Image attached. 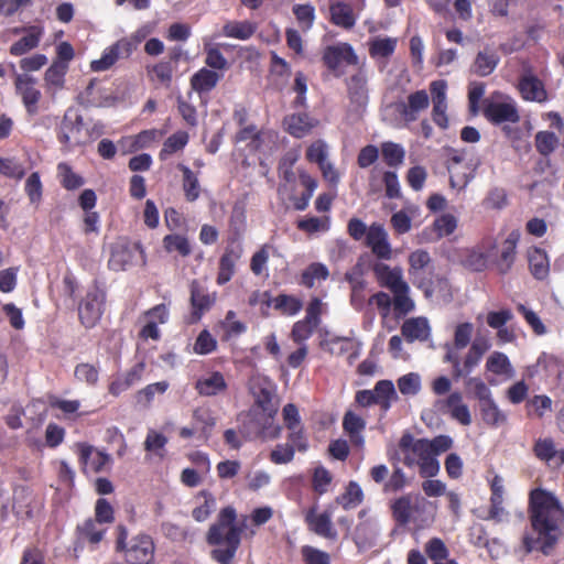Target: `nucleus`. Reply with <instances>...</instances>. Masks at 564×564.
Masks as SVG:
<instances>
[{
    "instance_id": "09e8293b",
    "label": "nucleus",
    "mask_w": 564,
    "mask_h": 564,
    "mask_svg": "<svg viewBox=\"0 0 564 564\" xmlns=\"http://www.w3.org/2000/svg\"><path fill=\"white\" fill-rule=\"evenodd\" d=\"M381 153L387 165L398 167L403 164L405 151L401 144L388 141L381 144Z\"/></svg>"
},
{
    "instance_id": "603ef678",
    "label": "nucleus",
    "mask_w": 564,
    "mask_h": 564,
    "mask_svg": "<svg viewBox=\"0 0 564 564\" xmlns=\"http://www.w3.org/2000/svg\"><path fill=\"white\" fill-rule=\"evenodd\" d=\"M317 326L318 324L305 316L293 325L291 337L296 344H304L313 335Z\"/></svg>"
},
{
    "instance_id": "864d4df0",
    "label": "nucleus",
    "mask_w": 564,
    "mask_h": 564,
    "mask_svg": "<svg viewBox=\"0 0 564 564\" xmlns=\"http://www.w3.org/2000/svg\"><path fill=\"white\" fill-rule=\"evenodd\" d=\"M362 498L364 492L361 487L357 482L350 481L345 494L337 498V502L345 509H351L361 503Z\"/></svg>"
},
{
    "instance_id": "dca6fc26",
    "label": "nucleus",
    "mask_w": 564,
    "mask_h": 564,
    "mask_svg": "<svg viewBox=\"0 0 564 564\" xmlns=\"http://www.w3.org/2000/svg\"><path fill=\"white\" fill-rule=\"evenodd\" d=\"M123 553L127 564H151L154 545L149 535L139 534L130 541Z\"/></svg>"
},
{
    "instance_id": "37998d69",
    "label": "nucleus",
    "mask_w": 564,
    "mask_h": 564,
    "mask_svg": "<svg viewBox=\"0 0 564 564\" xmlns=\"http://www.w3.org/2000/svg\"><path fill=\"white\" fill-rule=\"evenodd\" d=\"M499 62L498 55L492 51L479 52L473 65L474 72L479 76L491 74Z\"/></svg>"
},
{
    "instance_id": "338daca9",
    "label": "nucleus",
    "mask_w": 564,
    "mask_h": 564,
    "mask_svg": "<svg viewBox=\"0 0 564 564\" xmlns=\"http://www.w3.org/2000/svg\"><path fill=\"white\" fill-rule=\"evenodd\" d=\"M558 143V138L554 132L550 131H540L535 135V145L536 150L542 155H549L552 153Z\"/></svg>"
},
{
    "instance_id": "49530a36",
    "label": "nucleus",
    "mask_w": 564,
    "mask_h": 564,
    "mask_svg": "<svg viewBox=\"0 0 564 564\" xmlns=\"http://www.w3.org/2000/svg\"><path fill=\"white\" fill-rule=\"evenodd\" d=\"M518 238V232H511L502 245L501 256L498 262L499 270L502 273L507 272L513 263Z\"/></svg>"
},
{
    "instance_id": "de8ad7c7",
    "label": "nucleus",
    "mask_w": 564,
    "mask_h": 564,
    "mask_svg": "<svg viewBox=\"0 0 564 564\" xmlns=\"http://www.w3.org/2000/svg\"><path fill=\"white\" fill-rule=\"evenodd\" d=\"M529 263L532 274L536 279H544L550 269L549 258L545 251L541 249H533L529 252Z\"/></svg>"
},
{
    "instance_id": "0e129e2a",
    "label": "nucleus",
    "mask_w": 564,
    "mask_h": 564,
    "mask_svg": "<svg viewBox=\"0 0 564 564\" xmlns=\"http://www.w3.org/2000/svg\"><path fill=\"white\" fill-rule=\"evenodd\" d=\"M465 386L469 389L475 397L479 400V404H482L487 400L492 399V393L486 382L479 377H469L465 380Z\"/></svg>"
},
{
    "instance_id": "79ce46f5",
    "label": "nucleus",
    "mask_w": 564,
    "mask_h": 564,
    "mask_svg": "<svg viewBox=\"0 0 564 564\" xmlns=\"http://www.w3.org/2000/svg\"><path fill=\"white\" fill-rule=\"evenodd\" d=\"M240 253L232 249H227L219 261V272L217 276L218 284L227 283L235 272L236 261L239 259Z\"/></svg>"
},
{
    "instance_id": "a211bd4d",
    "label": "nucleus",
    "mask_w": 564,
    "mask_h": 564,
    "mask_svg": "<svg viewBox=\"0 0 564 564\" xmlns=\"http://www.w3.org/2000/svg\"><path fill=\"white\" fill-rule=\"evenodd\" d=\"M321 345L332 355H347L349 364H352L359 357L361 350V344L352 337L330 336L325 338Z\"/></svg>"
},
{
    "instance_id": "bf43d9fd",
    "label": "nucleus",
    "mask_w": 564,
    "mask_h": 564,
    "mask_svg": "<svg viewBox=\"0 0 564 564\" xmlns=\"http://www.w3.org/2000/svg\"><path fill=\"white\" fill-rule=\"evenodd\" d=\"M293 13L300 28L306 32L312 29L315 21V9L311 4H295Z\"/></svg>"
},
{
    "instance_id": "2eb2a0df",
    "label": "nucleus",
    "mask_w": 564,
    "mask_h": 564,
    "mask_svg": "<svg viewBox=\"0 0 564 564\" xmlns=\"http://www.w3.org/2000/svg\"><path fill=\"white\" fill-rule=\"evenodd\" d=\"M435 408L443 414H449L462 425L467 426L471 423L469 408L464 403L463 394L459 391L451 392L446 398L437 400Z\"/></svg>"
},
{
    "instance_id": "13d9d810",
    "label": "nucleus",
    "mask_w": 564,
    "mask_h": 564,
    "mask_svg": "<svg viewBox=\"0 0 564 564\" xmlns=\"http://www.w3.org/2000/svg\"><path fill=\"white\" fill-rule=\"evenodd\" d=\"M163 246L167 252H177L182 257L191 253V246L186 237L182 235H167L163 239Z\"/></svg>"
},
{
    "instance_id": "ddd939ff",
    "label": "nucleus",
    "mask_w": 564,
    "mask_h": 564,
    "mask_svg": "<svg viewBox=\"0 0 564 564\" xmlns=\"http://www.w3.org/2000/svg\"><path fill=\"white\" fill-rule=\"evenodd\" d=\"M134 52V43L120 39L115 44L106 47L101 57L90 63L93 72H105L111 68L120 58H128Z\"/></svg>"
},
{
    "instance_id": "4be33fe9",
    "label": "nucleus",
    "mask_w": 564,
    "mask_h": 564,
    "mask_svg": "<svg viewBox=\"0 0 564 564\" xmlns=\"http://www.w3.org/2000/svg\"><path fill=\"white\" fill-rule=\"evenodd\" d=\"M372 270L378 283L391 292L404 289V285L408 284L403 280V272L399 267L391 268L383 262H377L373 264Z\"/></svg>"
},
{
    "instance_id": "b1692460",
    "label": "nucleus",
    "mask_w": 564,
    "mask_h": 564,
    "mask_svg": "<svg viewBox=\"0 0 564 564\" xmlns=\"http://www.w3.org/2000/svg\"><path fill=\"white\" fill-rule=\"evenodd\" d=\"M426 502L420 495L403 496L393 502V516L399 523L405 524L412 519L414 510L424 507Z\"/></svg>"
},
{
    "instance_id": "6ab92c4d",
    "label": "nucleus",
    "mask_w": 564,
    "mask_h": 564,
    "mask_svg": "<svg viewBox=\"0 0 564 564\" xmlns=\"http://www.w3.org/2000/svg\"><path fill=\"white\" fill-rule=\"evenodd\" d=\"M447 84L445 80H434L430 84L432 95V118L433 121L442 129L448 126L447 111Z\"/></svg>"
},
{
    "instance_id": "bb28decb",
    "label": "nucleus",
    "mask_w": 564,
    "mask_h": 564,
    "mask_svg": "<svg viewBox=\"0 0 564 564\" xmlns=\"http://www.w3.org/2000/svg\"><path fill=\"white\" fill-rule=\"evenodd\" d=\"M43 34L44 30L40 25H30L25 28L24 35L10 46V54L13 56H22L36 48Z\"/></svg>"
},
{
    "instance_id": "69168bd1",
    "label": "nucleus",
    "mask_w": 564,
    "mask_h": 564,
    "mask_svg": "<svg viewBox=\"0 0 564 564\" xmlns=\"http://www.w3.org/2000/svg\"><path fill=\"white\" fill-rule=\"evenodd\" d=\"M183 172V188L187 200L194 202L199 196V184L196 175L186 166H181Z\"/></svg>"
},
{
    "instance_id": "9b49d317",
    "label": "nucleus",
    "mask_w": 564,
    "mask_h": 564,
    "mask_svg": "<svg viewBox=\"0 0 564 564\" xmlns=\"http://www.w3.org/2000/svg\"><path fill=\"white\" fill-rule=\"evenodd\" d=\"M485 116L494 123L517 122L519 113L516 102L502 95L492 96L485 107Z\"/></svg>"
},
{
    "instance_id": "7ed1b4c3",
    "label": "nucleus",
    "mask_w": 564,
    "mask_h": 564,
    "mask_svg": "<svg viewBox=\"0 0 564 564\" xmlns=\"http://www.w3.org/2000/svg\"><path fill=\"white\" fill-rule=\"evenodd\" d=\"M236 511L231 507L223 509L218 522L210 527L207 541L217 545L212 556L220 564H230L240 544L241 529L235 524Z\"/></svg>"
},
{
    "instance_id": "f8f14e48",
    "label": "nucleus",
    "mask_w": 564,
    "mask_h": 564,
    "mask_svg": "<svg viewBox=\"0 0 564 564\" xmlns=\"http://www.w3.org/2000/svg\"><path fill=\"white\" fill-rule=\"evenodd\" d=\"M485 370L489 375L488 383L497 386L501 382L511 380L514 375V368L508 356L501 351H492L486 359Z\"/></svg>"
},
{
    "instance_id": "f704fd0d",
    "label": "nucleus",
    "mask_w": 564,
    "mask_h": 564,
    "mask_svg": "<svg viewBox=\"0 0 564 564\" xmlns=\"http://www.w3.org/2000/svg\"><path fill=\"white\" fill-rule=\"evenodd\" d=\"M67 70L68 66L64 62L52 63L44 74V84L47 93L55 94L64 88Z\"/></svg>"
},
{
    "instance_id": "4d7b16f0",
    "label": "nucleus",
    "mask_w": 564,
    "mask_h": 564,
    "mask_svg": "<svg viewBox=\"0 0 564 564\" xmlns=\"http://www.w3.org/2000/svg\"><path fill=\"white\" fill-rule=\"evenodd\" d=\"M397 383L403 395H416L422 387L421 376L416 372H409L400 377Z\"/></svg>"
},
{
    "instance_id": "f3484780",
    "label": "nucleus",
    "mask_w": 564,
    "mask_h": 564,
    "mask_svg": "<svg viewBox=\"0 0 564 564\" xmlns=\"http://www.w3.org/2000/svg\"><path fill=\"white\" fill-rule=\"evenodd\" d=\"M366 245L377 258L381 260L392 258V247L383 225L373 223L368 227Z\"/></svg>"
},
{
    "instance_id": "9d476101",
    "label": "nucleus",
    "mask_w": 564,
    "mask_h": 564,
    "mask_svg": "<svg viewBox=\"0 0 564 564\" xmlns=\"http://www.w3.org/2000/svg\"><path fill=\"white\" fill-rule=\"evenodd\" d=\"M141 261L144 263L143 250L139 243L118 241L112 246L109 265L116 271L126 270Z\"/></svg>"
},
{
    "instance_id": "a18cd8bd",
    "label": "nucleus",
    "mask_w": 564,
    "mask_h": 564,
    "mask_svg": "<svg viewBox=\"0 0 564 564\" xmlns=\"http://www.w3.org/2000/svg\"><path fill=\"white\" fill-rule=\"evenodd\" d=\"M215 293L208 294L200 289L196 283L192 284V305L195 310L196 318H199L203 312L207 311L215 302Z\"/></svg>"
},
{
    "instance_id": "72a5a7b5",
    "label": "nucleus",
    "mask_w": 564,
    "mask_h": 564,
    "mask_svg": "<svg viewBox=\"0 0 564 564\" xmlns=\"http://www.w3.org/2000/svg\"><path fill=\"white\" fill-rule=\"evenodd\" d=\"M520 93L525 100L543 102L547 94L543 83L533 75H524L519 84Z\"/></svg>"
},
{
    "instance_id": "2f4dec72",
    "label": "nucleus",
    "mask_w": 564,
    "mask_h": 564,
    "mask_svg": "<svg viewBox=\"0 0 564 564\" xmlns=\"http://www.w3.org/2000/svg\"><path fill=\"white\" fill-rule=\"evenodd\" d=\"M397 37L375 36L368 41L369 54L377 61L386 62L395 51Z\"/></svg>"
},
{
    "instance_id": "5fc2aeb1",
    "label": "nucleus",
    "mask_w": 564,
    "mask_h": 564,
    "mask_svg": "<svg viewBox=\"0 0 564 564\" xmlns=\"http://www.w3.org/2000/svg\"><path fill=\"white\" fill-rule=\"evenodd\" d=\"M274 308L282 314L293 316L302 310V302L295 296L281 294L273 300Z\"/></svg>"
},
{
    "instance_id": "1a4fd4ad",
    "label": "nucleus",
    "mask_w": 564,
    "mask_h": 564,
    "mask_svg": "<svg viewBox=\"0 0 564 564\" xmlns=\"http://www.w3.org/2000/svg\"><path fill=\"white\" fill-rule=\"evenodd\" d=\"M14 76V86L18 95L21 97L26 112L34 116L37 112V104L42 97L41 91L36 88V79L29 74L18 73L13 64H11Z\"/></svg>"
},
{
    "instance_id": "39448f33",
    "label": "nucleus",
    "mask_w": 564,
    "mask_h": 564,
    "mask_svg": "<svg viewBox=\"0 0 564 564\" xmlns=\"http://www.w3.org/2000/svg\"><path fill=\"white\" fill-rule=\"evenodd\" d=\"M59 141L67 150L91 141V133L84 127L83 118L76 109H67L61 123Z\"/></svg>"
},
{
    "instance_id": "412c9836",
    "label": "nucleus",
    "mask_w": 564,
    "mask_h": 564,
    "mask_svg": "<svg viewBox=\"0 0 564 564\" xmlns=\"http://www.w3.org/2000/svg\"><path fill=\"white\" fill-rule=\"evenodd\" d=\"M430 98L425 90H416L410 94L405 102L398 105V111L405 122H413L419 118V115L427 109Z\"/></svg>"
},
{
    "instance_id": "052dcab7",
    "label": "nucleus",
    "mask_w": 564,
    "mask_h": 564,
    "mask_svg": "<svg viewBox=\"0 0 564 564\" xmlns=\"http://www.w3.org/2000/svg\"><path fill=\"white\" fill-rule=\"evenodd\" d=\"M271 75L276 77L278 85L286 84L291 76L289 63L275 53L271 55Z\"/></svg>"
},
{
    "instance_id": "3c124183",
    "label": "nucleus",
    "mask_w": 564,
    "mask_h": 564,
    "mask_svg": "<svg viewBox=\"0 0 564 564\" xmlns=\"http://www.w3.org/2000/svg\"><path fill=\"white\" fill-rule=\"evenodd\" d=\"M329 275L328 269L325 264L314 262L310 264L302 273V284L307 288H313L316 282L325 281Z\"/></svg>"
},
{
    "instance_id": "5701e85b",
    "label": "nucleus",
    "mask_w": 564,
    "mask_h": 564,
    "mask_svg": "<svg viewBox=\"0 0 564 564\" xmlns=\"http://www.w3.org/2000/svg\"><path fill=\"white\" fill-rule=\"evenodd\" d=\"M318 124V119L305 112L289 115L283 120L284 129L297 139L308 135Z\"/></svg>"
},
{
    "instance_id": "423d86ee",
    "label": "nucleus",
    "mask_w": 564,
    "mask_h": 564,
    "mask_svg": "<svg viewBox=\"0 0 564 564\" xmlns=\"http://www.w3.org/2000/svg\"><path fill=\"white\" fill-rule=\"evenodd\" d=\"M368 77L364 70L350 76L347 79V94L349 99L348 116L352 120L361 118L368 104Z\"/></svg>"
},
{
    "instance_id": "58836bf2",
    "label": "nucleus",
    "mask_w": 564,
    "mask_h": 564,
    "mask_svg": "<svg viewBox=\"0 0 564 564\" xmlns=\"http://www.w3.org/2000/svg\"><path fill=\"white\" fill-rule=\"evenodd\" d=\"M219 75L214 70L202 68L191 78L192 88L202 94L212 90L218 83Z\"/></svg>"
},
{
    "instance_id": "4468645a",
    "label": "nucleus",
    "mask_w": 564,
    "mask_h": 564,
    "mask_svg": "<svg viewBox=\"0 0 564 564\" xmlns=\"http://www.w3.org/2000/svg\"><path fill=\"white\" fill-rule=\"evenodd\" d=\"M370 478L382 486L386 494L397 492L403 489L408 482L406 476L400 467H394L392 474L387 465L378 464L370 468Z\"/></svg>"
},
{
    "instance_id": "7c9ffc66",
    "label": "nucleus",
    "mask_w": 564,
    "mask_h": 564,
    "mask_svg": "<svg viewBox=\"0 0 564 564\" xmlns=\"http://www.w3.org/2000/svg\"><path fill=\"white\" fill-rule=\"evenodd\" d=\"M402 335L406 338L409 341L414 340H426L431 333V327L429 324L427 318L425 317H412L402 324L401 327Z\"/></svg>"
},
{
    "instance_id": "e2e57ef3",
    "label": "nucleus",
    "mask_w": 564,
    "mask_h": 564,
    "mask_svg": "<svg viewBox=\"0 0 564 564\" xmlns=\"http://www.w3.org/2000/svg\"><path fill=\"white\" fill-rule=\"evenodd\" d=\"M57 174L62 185L67 189H76L84 184L83 178L74 173L70 166L66 163L58 164Z\"/></svg>"
},
{
    "instance_id": "e433bc0d",
    "label": "nucleus",
    "mask_w": 564,
    "mask_h": 564,
    "mask_svg": "<svg viewBox=\"0 0 564 564\" xmlns=\"http://www.w3.org/2000/svg\"><path fill=\"white\" fill-rule=\"evenodd\" d=\"M480 415L484 423L490 427H500L507 423L508 415L494 399L479 404Z\"/></svg>"
},
{
    "instance_id": "f03ea898",
    "label": "nucleus",
    "mask_w": 564,
    "mask_h": 564,
    "mask_svg": "<svg viewBox=\"0 0 564 564\" xmlns=\"http://www.w3.org/2000/svg\"><path fill=\"white\" fill-rule=\"evenodd\" d=\"M474 329V324L470 322L456 324L453 330V343L444 346L446 350L444 361L452 365L455 378L471 372L491 348V340L486 335H477L473 339Z\"/></svg>"
},
{
    "instance_id": "774afa93",
    "label": "nucleus",
    "mask_w": 564,
    "mask_h": 564,
    "mask_svg": "<svg viewBox=\"0 0 564 564\" xmlns=\"http://www.w3.org/2000/svg\"><path fill=\"white\" fill-rule=\"evenodd\" d=\"M173 68L170 62H160L148 68V74L152 80L163 85H169L172 79Z\"/></svg>"
},
{
    "instance_id": "a878e982",
    "label": "nucleus",
    "mask_w": 564,
    "mask_h": 564,
    "mask_svg": "<svg viewBox=\"0 0 564 564\" xmlns=\"http://www.w3.org/2000/svg\"><path fill=\"white\" fill-rule=\"evenodd\" d=\"M332 510L317 513V508L312 507L305 514V521L313 532L324 538H334L335 532L332 525Z\"/></svg>"
},
{
    "instance_id": "a19ab883",
    "label": "nucleus",
    "mask_w": 564,
    "mask_h": 564,
    "mask_svg": "<svg viewBox=\"0 0 564 564\" xmlns=\"http://www.w3.org/2000/svg\"><path fill=\"white\" fill-rule=\"evenodd\" d=\"M167 437L156 430H149L144 440V449L149 455L163 459L165 456V446Z\"/></svg>"
},
{
    "instance_id": "393cba45",
    "label": "nucleus",
    "mask_w": 564,
    "mask_h": 564,
    "mask_svg": "<svg viewBox=\"0 0 564 564\" xmlns=\"http://www.w3.org/2000/svg\"><path fill=\"white\" fill-rule=\"evenodd\" d=\"M78 455L85 471H100L110 460L109 455L87 444H78Z\"/></svg>"
},
{
    "instance_id": "ea45409f",
    "label": "nucleus",
    "mask_w": 564,
    "mask_h": 564,
    "mask_svg": "<svg viewBox=\"0 0 564 564\" xmlns=\"http://www.w3.org/2000/svg\"><path fill=\"white\" fill-rule=\"evenodd\" d=\"M377 404L381 406L383 411H388L393 401L398 399L394 384L390 380H380L376 383L373 389Z\"/></svg>"
},
{
    "instance_id": "c756f323",
    "label": "nucleus",
    "mask_w": 564,
    "mask_h": 564,
    "mask_svg": "<svg viewBox=\"0 0 564 564\" xmlns=\"http://www.w3.org/2000/svg\"><path fill=\"white\" fill-rule=\"evenodd\" d=\"M144 371V364L139 362L134 365L128 372L118 376L110 384H109V393L115 397H118L132 386L137 384L141 381L142 375Z\"/></svg>"
},
{
    "instance_id": "680f3d73",
    "label": "nucleus",
    "mask_w": 564,
    "mask_h": 564,
    "mask_svg": "<svg viewBox=\"0 0 564 564\" xmlns=\"http://www.w3.org/2000/svg\"><path fill=\"white\" fill-rule=\"evenodd\" d=\"M0 174L20 181L25 175V167L13 158H0Z\"/></svg>"
},
{
    "instance_id": "c03bdc74",
    "label": "nucleus",
    "mask_w": 564,
    "mask_h": 564,
    "mask_svg": "<svg viewBox=\"0 0 564 564\" xmlns=\"http://www.w3.org/2000/svg\"><path fill=\"white\" fill-rule=\"evenodd\" d=\"M33 497L24 488L17 489L13 497L12 509L19 518H30L33 514Z\"/></svg>"
},
{
    "instance_id": "c85d7f7f",
    "label": "nucleus",
    "mask_w": 564,
    "mask_h": 564,
    "mask_svg": "<svg viewBox=\"0 0 564 564\" xmlns=\"http://www.w3.org/2000/svg\"><path fill=\"white\" fill-rule=\"evenodd\" d=\"M449 186L455 191H464L474 178L473 170L464 166L458 156H454L448 164Z\"/></svg>"
},
{
    "instance_id": "8fccbe9b",
    "label": "nucleus",
    "mask_w": 564,
    "mask_h": 564,
    "mask_svg": "<svg viewBox=\"0 0 564 564\" xmlns=\"http://www.w3.org/2000/svg\"><path fill=\"white\" fill-rule=\"evenodd\" d=\"M223 31L227 37H234V39L243 41V40H248L249 37L252 36V34L256 31V26H254V24L247 22V21H242V22L234 21V22L226 23L224 25Z\"/></svg>"
},
{
    "instance_id": "4c0bfd02",
    "label": "nucleus",
    "mask_w": 564,
    "mask_h": 564,
    "mask_svg": "<svg viewBox=\"0 0 564 564\" xmlns=\"http://www.w3.org/2000/svg\"><path fill=\"white\" fill-rule=\"evenodd\" d=\"M343 426L344 430L350 436V441L355 445L361 447L365 442L364 436L361 435V432L366 427V422L364 421V419H361L356 413L349 411L344 416Z\"/></svg>"
},
{
    "instance_id": "0eeeda50",
    "label": "nucleus",
    "mask_w": 564,
    "mask_h": 564,
    "mask_svg": "<svg viewBox=\"0 0 564 564\" xmlns=\"http://www.w3.org/2000/svg\"><path fill=\"white\" fill-rule=\"evenodd\" d=\"M105 293L97 285L91 286L78 304V317L86 328L95 327L101 318Z\"/></svg>"
},
{
    "instance_id": "20e7f679",
    "label": "nucleus",
    "mask_w": 564,
    "mask_h": 564,
    "mask_svg": "<svg viewBox=\"0 0 564 564\" xmlns=\"http://www.w3.org/2000/svg\"><path fill=\"white\" fill-rule=\"evenodd\" d=\"M399 447L405 466H419L422 477H434L438 474L440 463L431 455L427 440H415L411 434L405 433L400 440Z\"/></svg>"
},
{
    "instance_id": "aec40b11",
    "label": "nucleus",
    "mask_w": 564,
    "mask_h": 564,
    "mask_svg": "<svg viewBox=\"0 0 564 564\" xmlns=\"http://www.w3.org/2000/svg\"><path fill=\"white\" fill-rule=\"evenodd\" d=\"M323 61L329 69L336 70L343 64L356 65L358 63V56L351 45L339 43L325 48Z\"/></svg>"
},
{
    "instance_id": "c9c22d12",
    "label": "nucleus",
    "mask_w": 564,
    "mask_h": 564,
    "mask_svg": "<svg viewBox=\"0 0 564 564\" xmlns=\"http://www.w3.org/2000/svg\"><path fill=\"white\" fill-rule=\"evenodd\" d=\"M330 21L340 28L351 29L356 23L352 7L343 1H335L329 7Z\"/></svg>"
},
{
    "instance_id": "473e14b6",
    "label": "nucleus",
    "mask_w": 564,
    "mask_h": 564,
    "mask_svg": "<svg viewBox=\"0 0 564 564\" xmlns=\"http://www.w3.org/2000/svg\"><path fill=\"white\" fill-rule=\"evenodd\" d=\"M195 388L200 395L213 397L224 392L227 383L220 372H210L202 376L196 381Z\"/></svg>"
},
{
    "instance_id": "6e6552de",
    "label": "nucleus",
    "mask_w": 564,
    "mask_h": 564,
    "mask_svg": "<svg viewBox=\"0 0 564 564\" xmlns=\"http://www.w3.org/2000/svg\"><path fill=\"white\" fill-rule=\"evenodd\" d=\"M250 390L254 399V404L250 412H267L269 416L276 415L278 405L273 402L274 388L267 378L254 377L250 382Z\"/></svg>"
},
{
    "instance_id": "f257e3e1",
    "label": "nucleus",
    "mask_w": 564,
    "mask_h": 564,
    "mask_svg": "<svg viewBox=\"0 0 564 564\" xmlns=\"http://www.w3.org/2000/svg\"><path fill=\"white\" fill-rule=\"evenodd\" d=\"M531 523L538 536L525 535L523 546L528 553L539 550L550 555L561 535L560 525L564 520V508L557 497L544 489L530 494Z\"/></svg>"
},
{
    "instance_id": "6e6d98bb",
    "label": "nucleus",
    "mask_w": 564,
    "mask_h": 564,
    "mask_svg": "<svg viewBox=\"0 0 564 564\" xmlns=\"http://www.w3.org/2000/svg\"><path fill=\"white\" fill-rule=\"evenodd\" d=\"M24 192L32 205L39 206L42 200L43 185L37 172H33L25 181Z\"/></svg>"
},
{
    "instance_id": "cd10ccee",
    "label": "nucleus",
    "mask_w": 564,
    "mask_h": 564,
    "mask_svg": "<svg viewBox=\"0 0 564 564\" xmlns=\"http://www.w3.org/2000/svg\"><path fill=\"white\" fill-rule=\"evenodd\" d=\"M252 422L256 424L258 435L262 440H276L282 433V427L274 423L275 415L269 416L267 412H249Z\"/></svg>"
}]
</instances>
